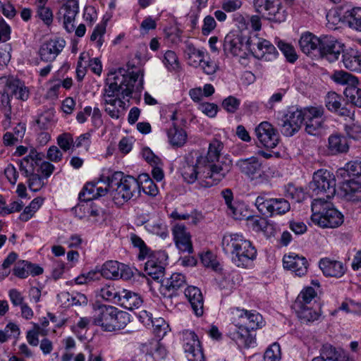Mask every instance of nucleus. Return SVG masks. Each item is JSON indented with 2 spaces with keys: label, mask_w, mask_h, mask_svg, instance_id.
I'll return each instance as SVG.
<instances>
[{
  "label": "nucleus",
  "mask_w": 361,
  "mask_h": 361,
  "mask_svg": "<svg viewBox=\"0 0 361 361\" xmlns=\"http://www.w3.org/2000/svg\"><path fill=\"white\" fill-rule=\"evenodd\" d=\"M127 71L119 68L114 71H111L106 78L109 84L108 88L105 89V102L111 106L106 107L107 113H119L121 110L116 106L121 107L123 102L120 99H113L115 96H130L133 92H140L142 89V77L138 81L139 73L133 72L127 74ZM142 76H143L142 75Z\"/></svg>",
  "instance_id": "obj_1"
},
{
  "label": "nucleus",
  "mask_w": 361,
  "mask_h": 361,
  "mask_svg": "<svg viewBox=\"0 0 361 361\" xmlns=\"http://www.w3.org/2000/svg\"><path fill=\"white\" fill-rule=\"evenodd\" d=\"M222 148L223 144L217 140H214L209 144L205 158L207 164L204 166V171L201 172L202 186L208 188L218 184L231 171L230 163L219 162Z\"/></svg>",
  "instance_id": "obj_2"
},
{
  "label": "nucleus",
  "mask_w": 361,
  "mask_h": 361,
  "mask_svg": "<svg viewBox=\"0 0 361 361\" xmlns=\"http://www.w3.org/2000/svg\"><path fill=\"white\" fill-rule=\"evenodd\" d=\"M224 250L231 252L233 255L232 259L238 267L245 266V264L256 257V250L252 246L249 240L242 238L238 234L231 235L229 237H224L222 240Z\"/></svg>",
  "instance_id": "obj_3"
},
{
  "label": "nucleus",
  "mask_w": 361,
  "mask_h": 361,
  "mask_svg": "<svg viewBox=\"0 0 361 361\" xmlns=\"http://www.w3.org/2000/svg\"><path fill=\"white\" fill-rule=\"evenodd\" d=\"M312 220L324 228H336L343 222V214L330 203L315 199L312 204Z\"/></svg>",
  "instance_id": "obj_4"
},
{
  "label": "nucleus",
  "mask_w": 361,
  "mask_h": 361,
  "mask_svg": "<svg viewBox=\"0 0 361 361\" xmlns=\"http://www.w3.org/2000/svg\"><path fill=\"white\" fill-rule=\"evenodd\" d=\"M309 188L312 196H317L322 200L330 199L336 194L335 177L326 170H318L314 173Z\"/></svg>",
  "instance_id": "obj_5"
},
{
  "label": "nucleus",
  "mask_w": 361,
  "mask_h": 361,
  "mask_svg": "<svg viewBox=\"0 0 361 361\" xmlns=\"http://www.w3.org/2000/svg\"><path fill=\"white\" fill-rule=\"evenodd\" d=\"M0 94L2 104L8 106L9 110L11 98L25 101L29 97V90L24 82L13 76L0 78Z\"/></svg>",
  "instance_id": "obj_6"
},
{
  "label": "nucleus",
  "mask_w": 361,
  "mask_h": 361,
  "mask_svg": "<svg viewBox=\"0 0 361 361\" xmlns=\"http://www.w3.org/2000/svg\"><path fill=\"white\" fill-rule=\"evenodd\" d=\"M255 205L261 214H269L271 216L274 213L279 215L284 214L290 209V203L284 198L267 200L263 196H258L255 201Z\"/></svg>",
  "instance_id": "obj_7"
},
{
  "label": "nucleus",
  "mask_w": 361,
  "mask_h": 361,
  "mask_svg": "<svg viewBox=\"0 0 361 361\" xmlns=\"http://www.w3.org/2000/svg\"><path fill=\"white\" fill-rule=\"evenodd\" d=\"M140 189L139 182L130 176H126L125 180L111 191L114 202L118 206L123 205L130 200L137 190Z\"/></svg>",
  "instance_id": "obj_8"
},
{
  "label": "nucleus",
  "mask_w": 361,
  "mask_h": 361,
  "mask_svg": "<svg viewBox=\"0 0 361 361\" xmlns=\"http://www.w3.org/2000/svg\"><path fill=\"white\" fill-rule=\"evenodd\" d=\"M79 11L78 3L75 0H68L59 8L56 18L63 21L64 29L69 33L75 30V19Z\"/></svg>",
  "instance_id": "obj_9"
},
{
  "label": "nucleus",
  "mask_w": 361,
  "mask_h": 361,
  "mask_svg": "<svg viewBox=\"0 0 361 361\" xmlns=\"http://www.w3.org/2000/svg\"><path fill=\"white\" fill-rule=\"evenodd\" d=\"M256 136L264 147L273 149L279 142L277 130L269 122L264 121L255 128Z\"/></svg>",
  "instance_id": "obj_10"
},
{
  "label": "nucleus",
  "mask_w": 361,
  "mask_h": 361,
  "mask_svg": "<svg viewBox=\"0 0 361 361\" xmlns=\"http://www.w3.org/2000/svg\"><path fill=\"white\" fill-rule=\"evenodd\" d=\"M319 54L322 57H325L332 62L338 59L343 53V44L331 36L321 37Z\"/></svg>",
  "instance_id": "obj_11"
},
{
  "label": "nucleus",
  "mask_w": 361,
  "mask_h": 361,
  "mask_svg": "<svg viewBox=\"0 0 361 361\" xmlns=\"http://www.w3.org/2000/svg\"><path fill=\"white\" fill-rule=\"evenodd\" d=\"M256 11L269 20L280 22V2L279 0H254Z\"/></svg>",
  "instance_id": "obj_12"
},
{
  "label": "nucleus",
  "mask_w": 361,
  "mask_h": 361,
  "mask_svg": "<svg viewBox=\"0 0 361 361\" xmlns=\"http://www.w3.org/2000/svg\"><path fill=\"white\" fill-rule=\"evenodd\" d=\"M66 42L60 38L50 39L43 43L39 50V55L42 61L51 62L61 52L65 47Z\"/></svg>",
  "instance_id": "obj_13"
},
{
  "label": "nucleus",
  "mask_w": 361,
  "mask_h": 361,
  "mask_svg": "<svg viewBox=\"0 0 361 361\" xmlns=\"http://www.w3.org/2000/svg\"><path fill=\"white\" fill-rule=\"evenodd\" d=\"M245 38L241 32H230L224 38V51L226 54L230 53L233 56H240L245 54Z\"/></svg>",
  "instance_id": "obj_14"
},
{
  "label": "nucleus",
  "mask_w": 361,
  "mask_h": 361,
  "mask_svg": "<svg viewBox=\"0 0 361 361\" xmlns=\"http://www.w3.org/2000/svg\"><path fill=\"white\" fill-rule=\"evenodd\" d=\"M114 312H116V308L112 306H94L92 311L94 324L101 326L104 331H108Z\"/></svg>",
  "instance_id": "obj_15"
},
{
  "label": "nucleus",
  "mask_w": 361,
  "mask_h": 361,
  "mask_svg": "<svg viewBox=\"0 0 361 361\" xmlns=\"http://www.w3.org/2000/svg\"><path fill=\"white\" fill-rule=\"evenodd\" d=\"M44 157L43 153L38 152L35 149H31L28 155L20 161V170L22 174L28 177V176L37 173V169Z\"/></svg>",
  "instance_id": "obj_16"
},
{
  "label": "nucleus",
  "mask_w": 361,
  "mask_h": 361,
  "mask_svg": "<svg viewBox=\"0 0 361 361\" xmlns=\"http://www.w3.org/2000/svg\"><path fill=\"white\" fill-rule=\"evenodd\" d=\"M236 166L242 173L251 180L261 176L262 164L257 157H251L247 159H241L236 162Z\"/></svg>",
  "instance_id": "obj_17"
},
{
  "label": "nucleus",
  "mask_w": 361,
  "mask_h": 361,
  "mask_svg": "<svg viewBox=\"0 0 361 361\" xmlns=\"http://www.w3.org/2000/svg\"><path fill=\"white\" fill-rule=\"evenodd\" d=\"M338 194L346 201L361 202V181L352 179L343 183Z\"/></svg>",
  "instance_id": "obj_18"
},
{
  "label": "nucleus",
  "mask_w": 361,
  "mask_h": 361,
  "mask_svg": "<svg viewBox=\"0 0 361 361\" xmlns=\"http://www.w3.org/2000/svg\"><path fill=\"white\" fill-rule=\"evenodd\" d=\"M185 295L188 298L195 315L197 317L203 315L204 299L200 289L195 286H188L185 290Z\"/></svg>",
  "instance_id": "obj_19"
},
{
  "label": "nucleus",
  "mask_w": 361,
  "mask_h": 361,
  "mask_svg": "<svg viewBox=\"0 0 361 361\" xmlns=\"http://www.w3.org/2000/svg\"><path fill=\"white\" fill-rule=\"evenodd\" d=\"M283 262L285 269L293 271L297 276H304L307 271L308 262L304 257L284 256Z\"/></svg>",
  "instance_id": "obj_20"
},
{
  "label": "nucleus",
  "mask_w": 361,
  "mask_h": 361,
  "mask_svg": "<svg viewBox=\"0 0 361 361\" xmlns=\"http://www.w3.org/2000/svg\"><path fill=\"white\" fill-rule=\"evenodd\" d=\"M306 114H285L282 119L281 132L286 136H292L297 132L303 121Z\"/></svg>",
  "instance_id": "obj_21"
},
{
  "label": "nucleus",
  "mask_w": 361,
  "mask_h": 361,
  "mask_svg": "<svg viewBox=\"0 0 361 361\" xmlns=\"http://www.w3.org/2000/svg\"><path fill=\"white\" fill-rule=\"evenodd\" d=\"M318 305H300L293 303L292 308L295 310L298 318L303 322H312L317 320L319 317V313L317 310Z\"/></svg>",
  "instance_id": "obj_22"
},
{
  "label": "nucleus",
  "mask_w": 361,
  "mask_h": 361,
  "mask_svg": "<svg viewBox=\"0 0 361 361\" xmlns=\"http://www.w3.org/2000/svg\"><path fill=\"white\" fill-rule=\"evenodd\" d=\"M190 341L185 345V353L189 361H205L200 342L194 332L190 333Z\"/></svg>",
  "instance_id": "obj_23"
},
{
  "label": "nucleus",
  "mask_w": 361,
  "mask_h": 361,
  "mask_svg": "<svg viewBox=\"0 0 361 361\" xmlns=\"http://www.w3.org/2000/svg\"><path fill=\"white\" fill-rule=\"evenodd\" d=\"M176 244L178 249L183 252H192V245L190 235L185 231L183 225L177 224L173 229Z\"/></svg>",
  "instance_id": "obj_24"
},
{
  "label": "nucleus",
  "mask_w": 361,
  "mask_h": 361,
  "mask_svg": "<svg viewBox=\"0 0 361 361\" xmlns=\"http://www.w3.org/2000/svg\"><path fill=\"white\" fill-rule=\"evenodd\" d=\"M319 267L325 276L330 277L339 278L345 272V268L342 262L329 258L321 259Z\"/></svg>",
  "instance_id": "obj_25"
},
{
  "label": "nucleus",
  "mask_w": 361,
  "mask_h": 361,
  "mask_svg": "<svg viewBox=\"0 0 361 361\" xmlns=\"http://www.w3.org/2000/svg\"><path fill=\"white\" fill-rule=\"evenodd\" d=\"M143 300L141 296L128 290L123 289L120 292L118 305L125 309L133 310L138 309L142 304Z\"/></svg>",
  "instance_id": "obj_26"
},
{
  "label": "nucleus",
  "mask_w": 361,
  "mask_h": 361,
  "mask_svg": "<svg viewBox=\"0 0 361 361\" xmlns=\"http://www.w3.org/2000/svg\"><path fill=\"white\" fill-rule=\"evenodd\" d=\"M321 37L319 38L311 32L302 34L299 40L300 49L305 54H311L315 50L319 51Z\"/></svg>",
  "instance_id": "obj_27"
},
{
  "label": "nucleus",
  "mask_w": 361,
  "mask_h": 361,
  "mask_svg": "<svg viewBox=\"0 0 361 361\" xmlns=\"http://www.w3.org/2000/svg\"><path fill=\"white\" fill-rule=\"evenodd\" d=\"M342 21L350 28L361 32V8L355 7L348 10L342 16Z\"/></svg>",
  "instance_id": "obj_28"
},
{
  "label": "nucleus",
  "mask_w": 361,
  "mask_h": 361,
  "mask_svg": "<svg viewBox=\"0 0 361 361\" xmlns=\"http://www.w3.org/2000/svg\"><path fill=\"white\" fill-rule=\"evenodd\" d=\"M276 47L268 40L263 39L257 44V49L255 51V57L259 59L271 61L276 57Z\"/></svg>",
  "instance_id": "obj_29"
},
{
  "label": "nucleus",
  "mask_w": 361,
  "mask_h": 361,
  "mask_svg": "<svg viewBox=\"0 0 361 361\" xmlns=\"http://www.w3.org/2000/svg\"><path fill=\"white\" fill-rule=\"evenodd\" d=\"M320 359L322 361H348L346 355L331 345L325 344L323 345L319 357H314Z\"/></svg>",
  "instance_id": "obj_30"
},
{
  "label": "nucleus",
  "mask_w": 361,
  "mask_h": 361,
  "mask_svg": "<svg viewBox=\"0 0 361 361\" xmlns=\"http://www.w3.org/2000/svg\"><path fill=\"white\" fill-rule=\"evenodd\" d=\"M56 121L54 114H37L33 118L32 123L35 130H47L52 128Z\"/></svg>",
  "instance_id": "obj_31"
},
{
  "label": "nucleus",
  "mask_w": 361,
  "mask_h": 361,
  "mask_svg": "<svg viewBox=\"0 0 361 361\" xmlns=\"http://www.w3.org/2000/svg\"><path fill=\"white\" fill-rule=\"evenodd\" d=\"M348 148V141L344 136L333 135L329 137V149L333 153L346 152Z\"/></svg>",
  "instance_id": "obj_32"
},
{
  "label": "nucleus",
  "mask_w": 361,
  "mask_h": 361,
  "mask_svg": "<svg viewBox=\"0 0 361 361\" xmlns=\"http://www.w3.org/2000/svg\"><path fill=\"white\" fill-rule=\"evenodd\" d=\"M164 270L161 262H157L153 258H149L145 265V271L154 280L161 279L164 276Z\"/></svg>",
  "instance_id": "obj_33"
},
{
  "label": "nucleus",
  "mask_w": 361,
  "mask_h": 361,
  "mask_svg": "<svg viewBox=\"0 0 361 361\" xmlns=\"http://www.w3.org/2000/svg\"><path fill=\"white\" fill-rule=\"evenodd\" d=\"M129 322L130 318L128 314L122 311H117V309L116 308V312H114L108 331L123 329Z\"/></svg>",
  "instance_id": "obj_34"
},
{
  "label": "nucleus",
  "mask_w": 361,
  "mask_h": 361,
  "mask_svg": "<svg viewBox=\"0 0 361 361\" xmlns=\"http://www.w3.org/2000/svg\"><path fill=\"white\" fill-rule=\"evenodd\" d=\"M323 114H306L305 116V130L311 135H314L316 131L319 129L323 123Z\"/></svg>",
  "instance_id": "obj_35"
},
{
  "label": "nucleus",
  "mask_w": 361,
  "mask_h": 361,
  "mask_svg": "<svg viewBox=\"0 0 361 361\" xmlns=\"http://www.w3.org/2000/svg\"><path fill=\"white\" fill-rule=\"evenodd\" d=\"M44 202V198L37 197L33 199L28 206L25 207L20 214L19 219L23 222L28 221L40 208Z\"/></svg>",
  "instance_id": "obj_36"
},
{
  "label": "nucleus",
  "mask_w": 361,
  "mask_h": 361,
  "mask_svg": "<svg viewBox=\"0 0 361 361\" xmlns=\"http://www.w3.org/2000/svg\"><path fill=\"white\" fill-rule=\"evenodd\" d=\"M184 52L187 56L189 65L192 66H197L198 64H200L204 58V52L197 49L191 43H186Z\"/></svg>",
  "instance_id": "obj_37"
},
{
  "label": "nucleus",
  "mask_w": 361,
  "mask_h": 361,
  "mask_svg": "<svg viewBox=\"0 0 361 361\" xmlns=\"http://www.w3.org/2000/svg\"><path fill=\"white\" fill-rule=\"evenodd\" d=\"M137 180L139 182L140 188L141 187L146 194L152 197L158 194L157 185L147 173L140 174Z\"/></svg>",
  "instance_id": "obj_38"
},
{
  "label": "nucleus",
  "mask_w": 361,
  "mask_h": 361,
  "mask_svg": "<svg viewBox=\"0 0 361 361\" xmlns=\"http://www.w3.org/2000/svg\"><path fill=\"white\" fill-rule=\"evenodd\" d=\"M331 78L337 84L343 85H358V78L352 74L343 71H335L331 76Z\"/></svg>",
  "instance_id": "obj_39"
},
{
  "label": "nucleus",
  "mask_w": 361,
  "mask_h": 361,
  "mask_svg": "<svg viewBox=\"0 0 361 361\" xmlns=\"http://www.w3.org/2000/svg\"><path fill=\"white\" fill-rule=\"evenodd\" d=\"M343 63L348 69L355 71L357 66H361V54L357 51L351 49L349 52L343 54Z\"/></svg>",
  "instance_id": "obj_40"
},
{
  "label": "nucleus",
  "mask_w": 361,
  "mask_h": 361,
  "mask_svg": "<svg viewBox=\"0 0 361 361\" xmlns=\"http://www.w3.org/2000/svg\"><path fill=\"white\" fill-rule=\"evenodd\" d=\"M168 137L171 145L179 147L186 142L187 134L183 129L172 128L168 130Z\"/></svg>",
  "instance_id": "obj_41"
},
{
  "label": "nucleus",
  "mask_w": 361,
  "mask_h": 361,
  "mask_svg": "<svg viewBox=\"0 0 361 361\" xmlns=\"http://www.w3.org/2000/svg\"><path fill=\"white\" fill-rule=\"evenodd\" d=\"M90 66V56L88 52L80 54L76 68V78L78 80H82L87 73V68Z\"/></svg>",
  "instance_id": "obj_42"
},
{
  "label": "nucleus",
  "mask_w": 361,
  "mask_h": 361,
  "mask_svg": "<svg viewBox=\"0 0 361 361\" xmlns=\"http://www.w3.org/2000/svg\"><path fill=\"white\" fill-rule=\"evenodd\" d=\"M120 269V265L118 262L109 261L102 266L100 274L106 279H112L119 276Z\"/></svg>",
  "instance_id": "obj_43"
},
{
  "label": "nucleus",
  "mask_w": 361,
  "mask_h": 361,
  "mask_svg": "<svg viewBox=\"0 0 361 361\" xmlns=\"http://www.w3.org/2000/svg\"><path fill=\"white\" fill-rule=\"evenodd\" d=\"M96 296L100 297L103 300L113 301L118 304L120 292L116 291L114 286L106 285L96 291Z\"/></svg>",
  "instance_id": "obj_44"
},
{
  "label": "nucleus",
  "mask_w": 361,
  "mask_h": 361,
  "mask_svg": "<svg viewBox=\"0 0 361 361\" xmlns=\"http://www.w3.org/2000/svg\"><path fill=\"white\" fill-rule=\"evenodd\" d=\"M317 293L312 287H307L300 292L294 303L298 302L300 305H317L313 300L316 298Z\"/></svg>",
  "instance_id": "obj_45"
},
{
  "label": "nucleus",
  "mask_w": 361,
  "mask_h": 361,
  "mask_svg": "<svg viewBox=\"0 0 361 361\" xmlns=\"http://www.w3.org/2000/svg\"><path fill=\"white\" fill-rule=\"evenodd\" d=\"M200 171H197V166L195 165H191L189 164H186L183 167L182 176L189 183H194L197 178V174L200 173L201 176V172L204 171V166L199 168ZM201 182L202 181V178L200 177Z\"/></svg>",
  "instance_id": "obj_46"
},
{
  "label": "nucleus",
  "mask_w": 361,
  "mask_h": 361,
  "mask_svg": "<svg viewBox=\"0 0 361 361\" xmlns=\"http://www.w3.org/2000/svg\"><path fill=\"white\" fill-rule=\"evenodd\" d=\"M248 329L249 327L240 326L233 333L234 339L243 344L245 348H249L254 341V338L251 336Z\"/></svg>",
  "instance_id": "obj_47"
},
{
  "label": "nucleus",
  "mask_w": 361,
  "mask_h": 361,
  "mask_svg": "<svg viewBox=\"0 0 361 361\" xmlns=\"http://www.w3.org/2000/svg\"><path fill=\"white\" fill-rule=\"evenodd\" d=\"M357 85H348L343 93L353 104L361 108V89Z\"/></svg>",
  "instance_id": "obj_48"
},
{
  "label": "nucleus",
  "mask_w": 361,
  "mask_h": 361,
  "mask_svg": "<svg viewBox=\"0 0 361 361\" xmlns=\"http://www.w3.org/2000/svg\"><path fill=\"white\" fill-rule=\"evenodd\" d=\"M130 241L134 247L139 249L138 259L140 260H142L149 255V248L147 247L143 240L138 235L131 233Z\"/></svg>",
  "instance_id": "obj_49"
},
{
  "label": "nucleus",
  "mask_w": 361,
  "mask_h": 361,
  "mask_svg": "<svg viewBox=\"0 0 361 361\" xmlns=\"http://www.w3.org/2000/svg\"><path fill=\"white\" fill-rule=\"evenodd\" d=\"M343 101L342 97L334 92H330L325 98V104L327 109L331 111H337Z\"/></svg>",
  "instance_id": "obj_50"
},
{
  "label": "nucleus",
  "mask_w": 361,
  "mask_h": 361,
  "mask_svg": "<svg viewBox=\"0 0 361 361\" xmlns=\"http://www.w3.org/2000/svg\"><path fill=\"white\" fill-rule=\"evenodd\" d=\"M186 285L185 276L180 273L173 274L166 285L169 290H176Z\"/></svg>",
  "instance_id": "obj_51"
},
{
  "label": "nucleus",
  "mask_w": 361,
  "mask_h": 361,
  "mask_svg": "<svg viewBox=\"0 0 361 361\" xmlns=\"http://www.w3.org/2000/svg\"><path fill=\"white\" fill-rule=\"evenodd\" d=\"M36 17L39 18L47 27H49L52 24L54 20L52 10L47 6H37Z\"/></svg>",
  "instance_id": "obj_52"
},
{
  "label": "nucleus",
  "mask_w": 361,
  "mask_h": 361,
  "mask_svg": "<svg viewBox=\"0 0 361 361\" xmlns=\"http://www.w3.org/2000/svg\"><path fill=\"white\" fill-rule=\"evenodd\" d=\"M125 177L122 172L117 171L114 172L111 176H102L99 180L106 183L108 187L113 190L115 188H118L119 184H121L125 180Z\"/></svg>",
  "instance_id": "obj_53"
},
{
  "label": "nucleus",
  "mask_w": 361,
  "mask_h": 361,
  "mask_svg": "<svg viewBox=\"0 0 361 361\" xmlns=\"http://www.w3.org/2000/svg\"><path fill=\"white\" fill-rule=\"evenodd\" d=\"M57 144L59 147L64 152L75 148L73 135L69 133H63L57 137Z\"/></svg>",
  "instance_id": "obj_54"
},
{
  "label": "nucleus",
  "mask_w": 361,
  "mask_h": 361,
  "mask_svg": "<svg viewBox=\"0 0 361 361\" xmlns=\"http://www.w3.org/2000/svg\"><path fill=\"white\" fill-rule=\"evenodd\" d=\"M354 118L349 117L348 121L345 118V130L350 137L357 139L361 134V125L354 123Z\"/></svg>",
  "instance_id": "obj_55"
},
{
  "label": "nucleus",
  "mask_w": 361,
  "mask_h": 361,
  "mask_svg": "<svg viewBox=\"0 0 361 361\" xmlns=\"http://www.w3.org/2000/svg\"><path fill=\"white\" fill-rule=\"evenodd\" d=\"M89 185H90V182H86L81 191L78 194V203L73 208L74 211H75L77 213L78 209H80L83 206H85V203H89L90 201V189L89 188Z\"/></svg>",
  "instance_id": "obj_56"
},
{
  "label": "nucleus",
  "mask_w": 361,
  "mask_h": 361,
  "mask_svg": "<svg viewBox=\"0 0 361 361\" xmlns=\"http://www.w3.org/2000/svg\"><path fill=\"white\" fill-rule=\"evenodd\" d=\"M281 358L280 345L277 343L271 345L264 355V361H279Z\"/></svg>",
  "instance_id": "obj_57"
},
{
  "label": "nucleus",
  "mask_w": 361,
  "mask_h": 361,
  "mask_svg": "<svg viewBox=\"0 0 361 361\" xmlns=\"http://www.w3.org/2000/svg\"><path fill=\"white\" fill-rule=\"evenodd\" d=\"M240 317H245L249 321L250 325L247 326L251 329H255L259 327V323L262 322V316L258 313H252L245 310L239 311Z\"/></svg>",
  "instance_id": "obj_58"
},
{
  "label": "nucleus",
  "mask_w": 361,
  "mask_h": 361,
  "mask_svg": "<svg viewBox=\"0 0 361 361\" xmlns=\"http://www.w3.org/2000/svg\"><path fill=\"white\" fill-rule=\"evenodd\" d=\"M27 178L28 188L33 192H38L45 185L43 177L40 176L37 173L31 174Z\"/></svg>",
  "instance_id": "obj_59"
},
{
  "label": "nucleus",
  "mask_w": 361,
  "mask_h": 361,
  "mask_svg": "<svg viewBox=\"0 0 361 361\" xmlns=\"http://www.w3.org/2000/svg\"><path fill=\"white\" fill-rule=\"evenodd\" d=\"M278 47L289 62L293 63L297 60L298 56L293 46L283 42H279Z\"/></svg>",
  "instance_id": "obj_60"
},
{
  "label": "nucleus",
  "mask_w": 361,
  "mask_h": 361,
  "mask_svg": "<svg viewBox=\"0 0 361 361\" xmlns=\"http://www.w3.org/2000/svg\"><path fill=\"white\" fill-rule=\"evenodd\" d=\"M164 63L170 70H176L179 67L178 57L176 53L171 50L165 53Z\"/></svg>",
  "instance_id": "obj_61"
},
{
  "label": "nucleus",
  "mask_w": 361,
  "mask_h": 361,
  "mask_svg": "<svg viewBox=\"0 0 361 361\" xmlns=\"http://www.w3.org/2000/svg\"><path fill=\"white\" fill-rule=\"evenodd\" d=\"M27 264L28 261H18L13 268V274L20 279L27 278L28 276V269H27V267H28Z\"/></svg>",
  "instance_id": "obj_62"
},
{
  "label": "nucleus",
  "mask_w": 361,
  "mask_h": 361,
  "mask_svg": "<svg viewBox=\"0 0 361 361\" xmlns=\"http://www.w3.org/2000/svg\"><path fill=\"white\" fill-rule=\"evenodd\" d=\"M11 27L6 20L0 16V43L6 42L11 39Z\"/></svg>",
  "instance_id": "obj_63"
},
{
  "label": "nucleus",
  "mask_w": 361,
  "mask_h": 361,
  "mask_svg": "<svg viewBox=\"0 0 361 361\" xmlns=\"http://www.w3.org/2000/svg\"><path fill=\"white\" fill-rule=\"evenodd\" d=\"M239 105V99L232 96L226 98L222 102L224 109L231 113L236 111L238 109Z\"/></svg>",
  "instance_id": "obj_64"
}]
</instances>
